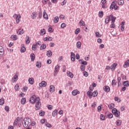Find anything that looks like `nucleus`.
Here are the masks:
<instances>
[{
  "label": "nucleus",
  "instance_id": "49",
  "mask_svg": "<svg viewBox=\"0 0 129 129\" xmlns=\"http://www.w3.org/2000/svg\"><path fill=\"white\" fill-rule=\"evenodd\" d=\"M124 86H129V82L128 81H125V82H124L123 83Z\"/></svg>",
  "mask_w": 129,
  "mask_h": 129
},
{
  "label": "nucleus",
  "instance_id": "22",
  "mask_svg": "<svg viewBox=\"0 0 129 129\" xmlns=\"http://www.w3.org/2000/svg\"><path fill=\"white\" fill-rule=\"evenodd\" d=\"M17 34H18V35H23V34H24V29H20L18 30L17 31Z\"/></svg>",
  "mask_w": 129,
  "mask_h": 129
},
{
  "label": "nucleus",
  "instance_id": "47",
  "mask_svg": "<svg viewBox=\"0 0 129 129\" xmlns=\"http://www.w3.org/2000/svg\"><path fill=\"white\" fill-rule=\"evenodd\" d=\"M21 53H24V52H26V48L24 46L22 47L21 48Z\"/></svg>",
  "mask_w": 129,
  "mask_h": 129
},
{
  "label": "nucleus",
  "instance_id": "32",
  "mask_svg": "<svg viewBox=\"0 0 129 129\" xmlns=\"http://www.w3.org/2000/svg\"><path fill=\"white\" fill-rule=\"evenodd\" d=\"M52 51L51 50H48L46 52V55L47 57H51L52 56Z\"/></svg>",
  "mask_w": 129,
  "mask_h": 129
},
{
  "label": "nucleus",
  "instance_id": "18",
  "mask_svg": "<svg viewBox=\"0 0 129 129\" xmlns=\"http://www.w3.org/2000/svg\"><path fill=\"white\" fill-rule=\"evenodd\" d=\"M43 17L45 20H48L49 19V18H48V14H47L45 10L43 11Z\"/></svg>",
  "mask_w": 129,
  "mask_h": 129
},
{
  "label": "nucleus",
  "instance_id": "41",
  "mask_svg": "<svg viewBox=\"0 0 129 129\" xmlns=\"http://www.w3.org/2000/svg\"><path fill=\"white\" fill-rule=\"evenodd\" d=\"M39 115L40 116H44L45 115V111L41 110L39 112Z\"/></svg>",
  "mask_w": 129,
  "mask_h": 129
},
{
  "label": "nucleus",
  "instance_id": "10",
  "mask_svg": "<svg viewBox=\"0 0 129 129\" xmlns=\"http://www.w3.org/2000/svg\"><path fill=\"white\" fill-rule=\"evenodd\" d=\"M103 90L105 92H109L110 91V88L108 86H105L103 87Z\"/></svg>",
  "mask_w": 129,
  "mask_h": 129
},
{
  "label": "nucleus",
  "instance_id": "27",
  "mask_svg": "<svg viewBox=\"0 0 129 129\" xmlns=\"http://www.w3.org/2000/svg\"><path fill=\"white\" fill-rule=\"evenodd\" d=\"M28 81H29L30 84H31V85L34 84V78H29L28 79Z\"/></svg>",
  "mask_w": 129,
  "mask_h": 129
},
{
  "label": "nucleus",
  "instance_id": "53",
  "mask_svg": "<svg viewBox=\"0 0 129 129\" xmlns=\"http://www.w3.org/2000/svg\"><path fill=\"white\" fill-rule=\"evenodd\" d=\"M111 85L114 86V85H116V82L115 81V80H113L112 81Z\"/></svg>",
  "mask_w": 129,
  "mask_h": 129
},
{
  "label": "nucleus",
  "instance_id": "43",
  "mask_svg": "<svg viewBox=\"0 0 129 129\" xmlns=\"http://www.w3.org/2000/svg\"><path fill=\"white\" fill-rule=\"evenodd\" d=\"M15 90H16V91H18V90H19L20 89V86H19V84H16L14 87Z\"/></svg>",
  "mask_w": 129,
  "mask_h": 129
},
{
  "label": "nucleus",
  "instance_id": "35",
  "mask_svg": "<svg viewBox=\"0 0 129 129\" xmlns=\"http://www.w3.org/2000/svg\"><path fill=\"white\" fill-rule=\"evenodd\" d=\"M11 38L14 41H16V40H18V37L17 35H11Z\"/></svg>",
  "mask_w": 129,
  "mask_h": 129
},
{
  "label": "nucleus",
  "instance_id": "15",
  "mask_svg": "<svg viewBox=\"0 0 129 129\" xmlns=\"http://www.w3.org/2000/svg\"><path fill=\"white\" fill-rule=\"evenodd\" d=\"M117 66V63H114L113 64H112L110 67V69L112 70V71H114V70H115V67Z\"/></svg>",
  "mask_w": 129,
  "mask_h": 129
},
{
  "label": "nucleus",
  "instance_id": "60",
  "mask_svg": "<svg viewBox=\"0 0 129 129\" xmlns=\"http://www.w3.org/2000/svg\"><path fill=\"white\" fill-rule=\"evenodd\" d=\"M42 12H39L38 13V17L39 19H41L42 18Z\"/></svg>",
  "mask_w": 129,
  "mask_h": 129
},
{
  "label": "nucleus",
  "instance_id": "45",
  "mask_svg": "<svg viewBox=\"0 0 129 129\" xmlns=\"http://www.w3.org/2000/svg\"><path fill=\"white\" fill-rule=\"evenodd\" d=\"M38 46H37V44H33L32 47V49L33 51H35L36 49H37Z\"/></svg>",
  "mask_w": 129,
  "mask_h": 129
},
{
  "label": "nucleus",
  "instance_id": "30",
  "mask_svg": "<svg viewBox=\"0 0 129 129\" xmlns=\"http://www.w3.org/2000/svg\"><path fill=\"white\" fill-rule=\"evenodd\" d=\"M79 24L81 26H85V22H84V21H83V20H81L80 21V22H79Z\"/></svg>",
  "mask_w": 129,
  "mask_h": 129
},
{
  "label": "nucleus",
  "instance_id": "39",
  "mask_svg": "<svg viewBox=\"0 0 129 129\" xmlns=\"http://www.w3.org/2000/svg\"><path fill=\"white\" fill-rule=\"evenodd\" d=\"M5 104V99L4 98L0 99V105H4Z\"/></svg>",
  "mask_w": 129,
  "mask_h": 129
},
{
  "label": "nucleus",
  "instance_id": "11",
  "mask_svg": "<svg viewBox=\"0 0 129 129\" xmlns=\"http://www.w3.org/2000/svg\"><path fill=\"white\" fill-rule=\"evenodd\" d=\"M116 5V1H114L113 2L110 7V10H113L114 8L115 7Z\"/></svg>",
  "mask_w": 129,
  "mask_h": 129
},
{
  "label": "nucleus",
  "instance_id": "38",
  "mask_svg": "<svg viewBox=\"0 0 129 129\" xmlns=\"http://www.w3.org/2000/svg\"><path fill=\"white\" fill-rule=\"evenodd\" d=\"M77 47L78 49H80L81 48V42L80 41H78L77 43Z\"/></svg>",
  "mask_w": 129,
  "mask_h": 129
},
{
  "label": "nucleus",
  "instance_id": "23",
  "mask_svg": "<svg viewBox=\"0 0 129 129\" xmlns=\"http://www.w3.org/2000/svg\"><path fill=\"white\" fill-rule=\"evenodd\" d=\"M67 74L68 76H69V77H70V78H73L74 75L72 73L69 71V72H67Z\"/></svg>",
  "mask_w": 129,
  "mask_h": 129
},
{
  "label": "nucleus",
  "instance_id": "64",
  "mask_svg": "<svg viewBox=\"0 0 129 129\" xmlns=\"http://www.w3.org/2000/svg\"><path fill=\"white\" fill-rule=\"evenodd\" d=\"M27 90H28V88L27 87H23V91H24V92H26Z\"/></svg>",
  "mask_w": 129,
  "mask_h": 129
},
{
  "label": "nucleus",
  "instance_id": "6",
  "mask_svg": "<svg viewBox=\"0 0 129 129\" xmlns=\"http://www.w3.org/2000/svg\"><path fill=\"white\" fill-rule=\"evenodd\" d=\"M38 97H36L35 95H33L30 99L29 101L30 103H34L37 101Z\"/></svg>",
  "mask_w": 129,
  "mask_h": 129
},
{
  "label": "nucleus",
  "instance_id": "34",
  "mask_svg": "<svg viewBox=\"0 0 129 129\" xmlns=\"http://www.w3.org/2000/svg\"><path fill=\"white\" fill-rule=\"evenodd\" d=\"M30 58L31 59V61H33L35 60V54L31 53L30 54Z\"/></svg>",
  "mask_w": 129,
  "mask_h": 129
},
{
  "label": "nucleus",
  "instance_id": "28",
  "mask_svg": "<svg viewBox=\"0 0 129 129\" xmlns=\"http://www.w3.org/2000/svg\"><path fill=\"white\" fill-rule=\"evenodd\" d=\"M40 34L41 36H44V35H45V34H46V30H45V29H41L40 30Z\"/></svg>",
  "mask_w": 129,
  "mask_h": 129
},
{
  "label": "nucleus",
  "instance_id": "24",
  "mask_svg": "<svg viewBox=\"0 0 129 129\" xmlns=\"http://www.w3.org/2000/svg\"><path fill=\"white\" fill-rule=\"evenodd\" d=\"M57 113H58V110L57 109H55L52 113V115L53 117H55L56 115H57Z\"/></svg>",
  "mask_w": 129,
  "mask_h": 129
},
{
  "label": "nucleus",
  "instance_id": "36",
  "mask_svg": "<svg viewBox=\"0 0 129 129\" xmlns=\"http://www.w3.org/2000/svg\"><path fill=\"white\" fill-rule=\"evenodd\" d=\"M53 22H54V23H55V24H57V23H58V22H59V17H58L57 16L54 17Z\"/></svg>",
  "mask_w": 129,
  "mask_h": 129
},
{
  "label": "nucleus",
  "instance_id": "62",
  "mask_svg": "<svg viewBox=\"0 0 129 129\" xmlns=\"http://www.w3.org/2000/svg\"><path fill=\"white\" fill-rule=\"evenodd\" d=\"M47 41H49V42H51V41H53V38L51 37H47Z\"/></svg>",
  "mask_w": 129,
  "mask_h": 129
},
{
  "label": "nucleus",
  "instance_id": "21",
  "mask_svg": "<svg viewBox=\"0 0 129 129\" xmlns=\"http://www.w3.org/2000/svg\"><path fill=\"white\" fill-rule=\"evenodd\" d=\"M117 3L119 6H123V4H124V1L118 0Z\"/></svg>",
  "mask_w": 129,
  "mask_h": 129
},
{
  "label": "nucleus",
  "instance_id": "33",
  "mask_svg": "<svg viewBox=\"0 0 129 129\" xmlns=\"http://www.w3.org/2000/svg\"><path fill=\"white\" fill-rule=\"evenodd\" d=\"M108 108L110 109H112V108H114L115 105H114V103H111L110 104H109L108 105Z\"/></svg>",
  "mask_w": 129,
  "mask_h": 129
},
{
  "label": "nucleus",
  "instance_id": "57",
  "mask_svg": "<svg viewBox=\"0 0 129 129\" xmlns=\"http://www.w3.org/2000/svg\"><path fill=\"white\" fill-rule=\"evenodd\" d=\"M108 118H112L113 117V115L112 113H110L108 115Z\"/></svg>",
  "mask_w": 129,
  "mask_h": 129
},
{
  "label": "nucleus",
  "instance_id": "54",
  "mask_svg": "<svg viewBox=\"0 0 129 129\" xmlns=\"http://www.w3.org/2000/svg\"><path fill=\"white\" fill-rule=\"evenodd\" d=\"M99 17L100 18L103 17V12L102 11L99 12Z\"/></svg>",
  "mask_w": 129,
  "mask_h": 129
},
{
  "label": "nucleus",
  "instance_id": "5",
  "mask_svg": "<svg viewBox=\"0 0 129 129\" xmlns=\"http://www.w3.org/2000/svg\"><path fill=\"white\" fill-rule=\"evenodd\" d=\"M60 70V66L59 65H57L54 68V71L53 73L54 76H56L57 74H58V73L59 72V71Z\"/></svg>",
  "mask_w": 129,
  "mask_h": 129
},
{
  "label": "nucleus",
  "instance_id": "56",
  "mask_svg": "<svg viewBox=\"0 0 129 129\" xmlns=\"http://www.w3.org/2000/svg\"><path fill=\"white\" fill-rule=\"evenodd\" d=\"M61 28H62V29H64V28H66V24L65 23H62L60 25Z\"/></svg>",
  "mask_w": 129,
  "mask_h": 129
},
{
  "label": "nucleus",
  "instance_id": "37",
  "mask_svg": "<svg viewBox=\"0 0 129 129\" xmlns=\"http://www.w3.org/2000/svg\"><path fill=\"white\" fill-rule=\"evenodd\" d=\"M36 67H37V68H40V67H42V64L41 63V62L40 61H37L36 63Z\"/></svg>",
  "mask_w": 129,
  "mask_h": 129
},
{
  "label": "nucleus",
  "instance_id": "46",
  "mask_svg": "<svg viewBox=\"0 0 129 129\" xmlns=\"http://www.w3.org/2000/svg\"><path fill=\"white\" fill-rule=\"evenodd\" d=\"M98 94V93H97V91H94L93 93V96L94 97H96Z\"/></svg>",
  "mask_w": 129,
  "mask_h": 129
},
{
  "label": "nucleus",
  "instance_id": "55",
  "mask_svg": "<svg viewBox=\"0 0 129 129\" xmlns=\"http://www.w3.org/2000/svg\"><path fill=\"white\" fill-rule=\"evenodd\" d=\"M115 24H114V22H111V24L110 25V28H115Z\"/></svg>",
  "mask_w": 129,
  "mask_h": 129
},
{
  "label": "nucleus",
  "instance_id": "50",
  "mask_svg": "<svg viewBox=\"0 0 129 129\" xmlns=\"http://www.w3.org/2000/svg\"><path fill=\"white\" fill-rule=\"evenodd\" d=\"M100 118L101 120H104L105 119V117H104V115L103 114H101L100 115Z\"/></svg>",
  "mask_w": 129,
  "mask_h": 129
},
{
  "label": "nucleus",
  "instance_id": "17",
  "mask_svg": "<svg viewBox=\"0 0 129 129\" xmlns=\"http://www.w3.org/2000/svg\"><path fill=\"white\" fill-rule=\"evenodd\" d=\"M123 67L124 68H127V67H129V59L124 62Z\"/></svg>",
  "mask_w": 129,
  "mask_h": 129
},
{
  "label": "nucleus",
  "instance_id": "14",
  "mask_svg": "<svg viewBox=\"0 0 129 129\" xmlns=\"http://www.w3.org/2000/svg\"><path fill=\"white\" fill-rule=\"evenodd\" d=\"M80 94V92L77 90H75L72 92V95H74V96H75L77 95V94Z\"/></svg>",
  "mask_w": 129,
  "mask_h": 129
},
{
  "label": "nucleus",
  "instance_id": "4",
  "mask_svg": "<svg viewBox=\"0 0 129 129\" xmlns=\"http://www.w3.org/2000/svg\"><path fill=\"white\" fill-rule=\"evenodd\" d=\"M13 18H16V23L17 24H19L20 23V22H21V15L20 14H18V15H17V14H15L13 15Z\"/></svg>",
  "mask_w": 129,
  "mask_h": 129
},
{
  "label": "nucleus",
  "instance_id": "48",
  "mask_svg": "<svg viewBox=\"0 0 129 129\" xmlns=\"http://www.w3.org/2000/svg\"><path fill=\"white\" fill-rule=\"evenodd\" d=\"M80 32V29L77 28L75 31V34H76V35H78Z\"/></svg>",
  "mask_w": 129,
  "mask_h": 129
},
{
  "label": "nucleus",
  "instance_id": "31",
  "mask_svg": "<svg viewBox=\"0 0 129 129\" xmlns=\"http://www.w3.org/2000/svg\"><path fill=\"white\" fill-rule=\"evenodd\" d=\"M30 42H31V40H30V37L27 36L26 37V43L30 44Z\"/></svg>",
  "mask_w": 129,
  "mask_h": 129
},
{
  "label": "nucleus",
  "instance_id": "29",
  "mask_svg": "<svg viewBox=\"0 0 129 129\" xmlns=\"http://www.w3.org/2000/svg\"><path fill=\"white\" fill-rule=\"evenodd\" d=\"M19 121H20V117H17L14 121V125H17L19 123Z\"/></svg>",
  "mask_w": 129,
  "mask_h": 129
},
{
  "label": "nucleus",
  "instance_id": "2",
  "mask_svg": "<svg viewBox=\"0 0 129 129\" xmlns=\"http://www.w3.org/2000/svg\"><path fill=\"white\" fill-rule=\"evenodd\" d=\"M41 102H40V98L37 97V101L35 104V109L36 110H39L41 108Z\"/></svg>",
  "mask_w": 129,
  "mask_h": 129
},
{
  "label": "nucleus",
  "instance_id": "25",
  "mask_svg": "<svg viewBox=\"0 0 129 129\" xmlns=\"http://www.w3.org/2000/svg\"><path fill=\"white\" fill-rule=\"evenodd\" d=\"M87 95H88V96H89V98H92V95H93V93L91 92V91H88V92H87Z\"/></svg>",
  "mask_w": 129,
  "mask_h": 129
},
{
  "label": "nucleus",
  "instance_id": "63",
  "mask_svg": "<svg viewBox=\"0 0 129 129\" xmlns=\"http://www.w3.org/2000/svg\"><path fill=\"white\" fill-rule=\"evenodd\" d=\"M66 3H67L66 0H64L61 4V6H65V5H66Z\"/></svg>",
  "mask_w": 129,
  "mask_h": 129
},
{
  "label": "nucleus",
  "instance_id": "52",
  "mask_svg": "<svg viewBox=\"0 0 129 129\" xmlns=\"http://www.w3.org/2000/svg\"><path fill=\"white\" fill-rule=\"evenodd\" d=\"M109 18L108 17H107L105 20V24H108V23H109Z\"/></svg>",
  "mask_w": 129,
  "mask_h": 129
},
{
  "label": "nucleus",
  "instance_id": "51",
  "mask_svg": "<svg viewBox=\"0 0 129 129\" xmlns=\"http://www.w3.org/2000/svg\"><path fill=\"white\" fill-rule=\"evenodd\" d=\"M45 125L47 126V127H49V128H51L52 127V125L49 123H45Z\"/></svg>",
  "mask_w": 129,
  "mask_h": 129
},
{
  "label": "nucleus",
  "instance_id": "16",
  "mask_svg": "<svg viewBox=\"0 0 129 129\" xmlns=\"http://www.w3.org/2000/svg\"><path fill=\"white\" fill-rule=\"evenodd\" d=\"M71 60L74 62L75 61V54L72 52H71Z\"/></svg>",
  "mask_w": 129,
  "mask_h": 129
},
{
  "label": "nucleus",
  "instance_id": "58",
  "mask_svg": "<svg viewBox=\"0 0 129 129\" xmlns=\"http://www.w3.org/2000/svg\"><path fill=\"white\" fill-rule=\"evenodd\" d=\"M50 0H43L42 3L44 4V5H46V4L48 3V2H49Z\"/></svg>",
  "mask_w": 129,
  "mask_h": 129
},
{
  "label": "nucleus",
  "instance_id": "7",
  "mask_svg": "<svg viewBox=\"0 0 129 129\" xmlns=\"http://www.w3.org/2000/svg\"><path fill=\"white\" fill-rule=\"evenodd\" d=\"M19 79V74H16L12 78L11 81L13 83H15V82H17L18 81V79Z\"/></svg>",
  "mask_w": 129,
  "mask_h": 129
},
{
  "label": "nucleus",
  "instance_id": "19",
  "mask_svg": "<svg viewBox=\"0 0 129 129\" xmlns=\"http://www.w3.org/2000/svg\"><path fill=\"white\" fill-rule=\"evenodd\" d=\"M122 122L121 121V120H119V119L117 120L116 121V124L117 126H120V125H121Z\"/></svg>",
  "mask_w": 129,
  "mask_h": 129
},
{
  "label": "nucleus",
  "instance_id": "20",
  "mask_svg": "<svg viewBox=\"0 0 129 129\" xmlns=\"http://www.w3.org/2000/svg\"><path fill=\"white\" fill-rule=\"evenodd\" d=\"M50 92L53 93L54 91H55V87H54L53 85H50V89H49Z\"/></svg>",
  "mask_w": 129,
  "mask_h": 129
},
{
  "label": "nucleus",
  "instance_id": "12",
  "mask_svg": "<svg viewBox=\"0 0 129 129\" xmlns=\"http://www.w3.org/2000/svg\"><path fill=\"white\" fill-rule=\"evenodd\" d=\"M38 14H37V12H33L31 15V19L32 20H35L37 18Z\"/></svg>",
  "mask_w": 129,
  "mask_h": 129
},
{
  "label": "nucleus",
  "instance_id": "8",
  "mask_svg": "<svg viewBox=\"0 0 129 129\" xmlns=\"http://www.w3.org/2000/svg\"><path fill=\"white\" fill-rule=\"evenodd\" d=\"M5 52V49L4 47L0 46V57L4 56V53Z\"/></svg>",
  "mask_w": 129,
  "mask_h": 129
},
{
  "label": "nucleus",
  "instance_id": "44",
  "mask_svg": "<svg viewBox=\"0 0 129 129\" xmlns=\"http://www.w3.org/2000/svg\"><path fill=\"white\" fill-rule=\"evenodd\" d=\"M95 34H96V37H97V38H101V35L100 33H99V32H96Z\"/></svg>",
  "mask_w": 129,
  "mask_h": 129
},
{
  "label": "nucleus",
  "instance_id": "1",
  "mask_svg": "<svg viewBox=\"0 0 129 129\" xmlns=\"http://www.w3.org/2000/svg\"><path fill=\"white\" fill-rule=\"evenodd\" d=\"M31 123L32 121L29 118H26L24 119L23 124L24 127H29V126L31 125Z\"/></svg>",
  "mask_w": 129,
  "mask_h": 129
},
{
  "label": "nucleus",
  "instance_id": "59",
  "mask_svg": "<svg viewBox=\"0 0 129 129\" xmlns=\"http://www.w3.org/2000/svg\"><path fill=\"white\" fill-rule=\"evenodd\" d=\"M5 110H6V111H9L10 110V107L8 106H6Z\"/></svg>",
  "mask_w": 129,
  "mask_h": 129
},
{
  "label": "nucleus",
  "instance_id": "40",
  "mask_svg": "<svg viewBox=\"0 0 129 129\" xmlns=\"http://www.w3.org/2000/svg\"><path fill=\"white\" fill-rule=\"evenodd\" d=\"M46 44L44 43L41 45L40 46V50H45V48H46Z\"/></svg>",
  "mask_w": 129,
  "mask_h": 129
},
{
  "label": "nucleus",
  "instance_id": "61",
  "mask_svg": "<svg viewBox=\"0 0 129 129\" xmlns=\"http://www.w3.org/2000/svg\"><path fill=\"white\" fill-rule=\"evenodd\" d=\"M47 108L48 109H49V110H51L52 108H53V106L51 105H49L47 106Z\"/></svg>",
  "mask_w": 129,
  "mask_h": 129
},
{
  "label": "nucleus",
  "instance_id": "13",
  "mask_svg": "<svg viewBox=\"0 0 129 129\" xmlns=\"http://www.w3.org/2000/svg\"><path fill=\"white\" fill-rule=\"evenodd\" d=\"M47 86V83L45 81H42L41 83H39L40 87H45Z\"/></svg>",
  "mask_w": 129,
  "mask_h": 129
},
{
  "label": "nucleus",
  "instance_id": "3",
  "mask_svg": "<svg viewBox=\"0 0 129 129\" xmlns=\"http://www.w3.org/2000/svg\"><path fill=\"white\" fill-rule=\"evenodd\" d=\"M112 112L113 114H114V115L116 116V117H119L120 115V112H119V111H118L116 108H113L112 110Z\"/></svg>",
  "mask_w": 129,
  "mask_h": 129
},
{
  "label": "nucleus",
  "instance_id": "26",
  "mask_svg": "<svg viewBox=\"0 0 129 129\" xmlns=\"http://www.w3.org/2000/svg\"><path fill=\"white\" fill-rule=\"evenodd\" d=\"M79 62L82 65H86L87 64V62L86 61L83 60V59H80Z\"/></svg>",
  "mask_w": 129,
  "mask_h": 129
},
{
  "label": "nucleus",
  "instance_id": "42",
  "mask_svg": "<svg viewBox=\"0 0 129 129\" xmlns=\"http://www.w3.org/2000/svg\"><path fill=\"white\" fill-rule=\"evenodd\" d=\"M21 104H25L26 103V98H23L21 101Z\"/></svg>",
  "mask_w": 129,
  "mask_h": 129
},
{
  "label": "nucleus",
  "instance_id": "9",
  "mask_svg": "<svg viewBox=\"0 0 129 129\" xmlns=\"http://www.w3.org/2000/svg\"><path fill=\"white\" fill-rule=\"evenodd\" d=\"M109 21H111V22H115V19L116 17H113V15H110L108 16Z\"/></svg>",
  "mask_w": 129,
  "mask_h": 129
}]
</instances>
